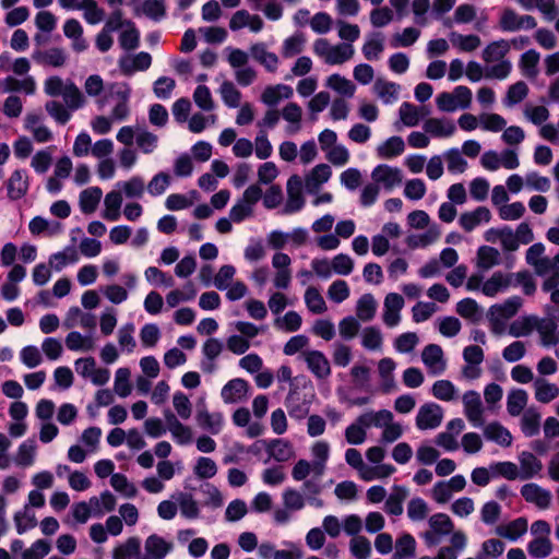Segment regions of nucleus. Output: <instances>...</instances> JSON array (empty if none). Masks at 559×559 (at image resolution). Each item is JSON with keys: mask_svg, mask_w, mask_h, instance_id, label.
<instances>
[{"mask_svg": "<svg viewBox=\"0 0 559 559\" xmlns=\"http://www.w3.org/2000/svg\"><path fill=\"white\" fill-rule=\"evenodd\" d=\"M61 96L67 107L72 111L82 108L86 103L83 93L72 81L66 83V88Z\"/></svg>", "mask_w": 559, "mask_h": 559, "instance_id": "nucleus-25", "label": "nucleus"}, {"mask_svg": "<svg viewBox=\"0 0 559 559\" xmlns=\"http://www.w3.org/2000/svg\"><path fill=\"white\" fill-rule=\"evenodd\" d=\"M464 413L467 419L475 426L484 425L483 405L479 393L476 391H467L463 395Z\"/></svg>", "mask_w": 559, "mask_h": 559, "instance_id": "nucleus-7", "label": "nucleus"}, {"mask_svg": "<svg viewBox=\"0 0 559 559\" xmlns=\"http://www.w3.org/2000/svg\"><path fill=\"white\" fill-rule=\"evenodd\" d=\"M249 384L241 378L228 381L222 389V399L225 403L233 404L241 401L248 393Z\"/></svg>", "mask_w": 559, "mask_h": 559, "instance_id": "nucleus-11", "label": "nucleus"}, {"mask_svg": "<svg viewBox=\"0 0 559 559\" xmlns=\"http://www.w3.org/2000/svg\"><path fill=\"white\" fill-rule=\"evenodd\" d=\"M142 10L147 17L159 21L166 15L165 0H145Z\"/></svg>", "mask_w": 559, "mask_h": 559, "instance_id": "nucleus-62", "label": "nucleus"}, {"mask_svg": "<svg viewBox=\"0 0 559 559\" xmlns=\"http://www.w3.org/2000/svg\"><path fill=\"white\" fill-rule=\"evenodd\" d=\"M528 94V86L524 81H519L509 86L503 104L508 107L521 103Z\"/></svg>", "mask_w": 559, "mask_h": 559, "instance_id": "nucleus-41", "label": "nucleus"}, {"mask_svg": "<svg viewBox=\"0 0 559 559\" xmlns=\"http://www.w3.org/2000/svg\"><path fill=\"white\" fill-rule=\"evenodd\" d=\"M354 55V48L350 44H340L331 48L325 58L329 64H342L349 60Z\"/></svg>", "mask_w": 559, "mask_h": 559, "instance_id": "nucleus-40", "label": "nucleus"}, {"mask_svg": "<svg viewBox=\"0 0 559 559\" xmlns=\"http://www.w3.org/2000/svg\"><path fill=\"white\" fill-rule=\"evenodd\" d=\"M432 395L441 401H451L455 395V386L449 380H438L431 389Z\"/></svg>", "mask_w": 559, "mask_h": 559, "instance_id": "nucleus-60", "label": "nucleus"}, {"mask_svg": "<svg viewBox=\"0 0 559 559\" xmlns=\"http://www.w3.org/2000/svg\"><path fill=\"white\" fill-rule=\"evenodd\" d=\"M536 323L535 318L518 319L511 323L509 333L514 337L526 336L532 333Z\"/></svg>", "mask_w": 559, "mask_h": 559, "instance_id": "nucleus-56", "label": "nucleus"}, {"mask_svg": "<svg viewBox=\"0 0 559 559\" xmlns=\"http://www.w3.org/2000/svg\"><path fill=\"white\" fill-rule=\"evenodd\" d=\"M510 284L511 275L496 272L484 283L481 290L486 296L495 297L500 290L508 288Z\"/></svg>", "mask_w": 559, "mask_h": 559, "instance_id": "nucleus-24", "label": "nucleus"}, {"mask_svg": "<svg viewBox=\"0 0 559 559\" xmlns=\"http://www.w3.org/2000/svg\"><path fill=\"white\" fill-rule=\"evenodd\" d=\"M431 530L441 533V535H449L454 528L451 518L445 513H436L428 520Z\"/></svg>", "mask_w": 559, "mask_h": 559, "instance_id": "nucleus-51", "label": "nucleus"}, {"mask_svg": "<svg viewBox=\"0 0 559 559\" xmlns=\"http://www.w3.org/2000/svg\"><path fill=\"white\" fill-rule=\"evenodd\" d=\"M140 555V540L136 537H130L127 542L114 551L115 559H132Z\"/></svg>", "mask_w": 559, "mask_h": 559, "instance_id": "nucleus-47", "label": "nucleus"}, {"mask_svg": "<svg viewBox=\"0 0 559 559\" xmlns=\"http://www.w3.org/2000/svg\"><path fill=\"white\" fill-rule=\"evenodd\" d=\"M269 453L277 462H286L293 456L294 451L288 441L275 439L269 444Z\"/></svg>", "mask_w": 559, "mask_h": 559, "instance_id": "nucleus-37", "label": "nucleus"}, {"mask_svg": "<svg viewBox=\"0 0 559 559\" xmlns=\"http://www.w3.org/2000/svg\"><path fill=\"white\" fill-rule=\"evenodd\" d=\"M490 471L495 475L502 476L508 480L520 478V472L516 464L512 462H498L490 465Z\"/></svg>", "mask_w": 559, "mask_h": 559, "instance_id": "nucleus-59", "label": "nucleus"}, {"mask_svg": "<svg viewBox=\"0 0 559 559\" xmlns=\"http://www.w3.org/2000/svg\"><path fill=\"white\" fill-rule=\"evenodd\" d=\"M377 302L371 294H364L357 301L356 313L361 321H370L376 314Z\"/></svg>", "mask_w": 559, "mask_h": 559, "instance_id": "nucleus-34", "label": "nucleus"}, {"mask_svg": "<svg viewBox=\"0 0 559 559\" xmlns=\"http://www.w3.org/2000/svg\"><path fill=\"white\" fill-rule=\"evenodd\" d=\"M424 130L436 138L451 136L455 131V126L451 120L430 118L425 121Z\"/></svg>", "mask_w": 559, "mask_h": 559, "instance_id": "nucleus-16", "label": "nucleus"}, {"mask_svg": "<svg viewBox=\"0 0 559 559\" xmlns=\"http://www.w3.org/2000/svg\"><path fill=\"white\" fill-rule=\"evenodd\" d=\"M443 419V409L436 403H426L420 406L416 416V426L420 430L435 429Z\"/></svg>", "mask_w": 559, "mask_h": 559, "instance_id": "nucleus-3", "label": "nucleus"}, {"mask_svg": "<svg viewBox=\"0 0 559 559\" xmlns=\"http://www.w3.org/2000/svg\"><path fill=\"white\" fill-rule=\"evenodd\" d=\"M306 37L302 33H296L286 38L282 47V56L284 58H292L304 50Z\"/></svg>", "mask_w": 559, "mask_h": 559, "instance_id": "nucleus-39", "label": "nucleus"}, {"mask_svg": "<svg viewBox=\"0 0 559 559\" xmlns=\"http://www.w3.org/2000/svg\"><path fill=\"white\" fill-rule=\"evenodd\" d=\"M193 473L201 479H209L216 475L217 465L211 457L201 456L194 465Z\"/></svg>", "mask_w": 559, "mask_h": 559, "instance_id": "nucleus-52", "label": "nucleus"}, {"mask_svg": "<svg viewBox=\"0 0 559 559\" xmlns=\"http://www.w3.org/2000/svg\"><path fill=\"white\" fill-rule=\"evenodd\" d=\"M305 302L312 313H322L326 310V305L319 290L314 287H308L305 293Z\"/></svg>", "mask_w": 559, "mask_h": 559, "instance_id": "nucleus-54", "label": "nucleus"}, {"mask_svg": "<svg viewBox=\"0 0 559 559\" xmlns=\"http://www.w3.org/2000/svg\"><path fill=\"white\" fill-rule=\"evenodd\" d=\"M170 185V176L160 171L156 174L147 185V191L151 195L157 197L163 194Z\"/></svg>", "mask_w": 559, "mask_h": 559, "instance_id": "nucleus-61", "label": "nucleus"}, {"mask_svg": "<svg viewBox=\"0 0 559 559\" xmlns=\"http://www.w3.org/2000/svg\"><path fill=\"white\" fill-rule=\"evenodd\" d=\"M534 388L535 399L540 403H549L559 395V388L544 378H537L534 381Z\"/></svg>", "mask_w": 559, "mask_h": 559, "instance_id": "nucleus-27", "label": "nucleus"}, {"mask_svg": "<svg viewBox=\"0 0 559 559\" xmlns=\"http://www.w3.org/2000/svg\"><path fill=\"white\" fill-rule=\"evenodd\" d=\"M219 92L226 106L236 108L240 105L241 93L235 87L234 83L229 81L223 82Z\"/></svg>", "mask_w": 559, "mask_h": 559, "instance_id": "nucleus-53", "label": "nucleus"}, {"mask_svg": "<svg viewBox=\"0 0 559 559\" xmlns=\"http://www.w3.org/2000/svg\"><path fill=\"white\" fill-rule=\"evenodd\" d=\"M421 359L432 374H440L447 368V361L443 358V350L441 346L437 344L427 345L423 349Z\"/></svg>", "mask_w": 559, "mask_h": 559, "instance_id": "nucleus-8", "label": "nucleus"}, {"mask_svg": "<svg viewBox=\"0 0 559 559\" xmlns=\"http://www.w3.org/2000/svg\"><path fill=\"white\" fill-rule=\"evenodd\" d=\"M110 484L116 491L121 492L128 498H132L136 495L135 486L129 483L128 478L123 474H112Z\"/></svg>", "mask_w": 559, "mask_h": 559, "instance_id": "nucleus-58", "label": "nucleus"}, {"mask_svg": "<svg viewBox=\"0 0 559 559\" xmlns=\"http://www.w3.org/2000/svg\"><path fill=\"white\" fill-rule=\"evenodd\" d=\"M521 429L526 437H534L540 430V414L534 408H527L521 418Z\"/></svg>", "mask_w": 559, "mask_h": 559, "instance_id": "nucleus-23", "label": "nucleus"}, {"mask_svg": "<svg viewBox=\"0 0 559 559\" xmlns=\"http://www.w3.org/2000/svg\"><path fill=\"white\" fill-rule=\"evenodd\" d=\"M79 260L78 251L74 247H67L63 251L50 255L49 264L56 271H61L66 265L75 263Z\"/></svg>", "mask_w": 559, "mask_h": 559, "instance_id": "nucleus-31", "label": "nucleus"}, {"mask_svg": "<svg viewBox=\"0 0 559 559\" xmlns=\"http://www.w3.org/2000/svg\"><path fill=\"white\" fill-rule=\"evenodd\" d=\"M392 419L393 414L390 411L381 409L378 412L370 411L364 413L357 418V421L367 428H370L371 426L381 428L390 424Z\"/></svg>", "mask_w": 559, "mask_h": 559, "instance_id": "nucleus-19", "label": "nucleus"}, {"mask_svg": "<svg viewBox=\"0 0 559 559\" xmlns=\"http://www.w3.org/2000/svg\"><path fill=\"white\" fill-rule=\"evenodd\" d=\"M539 58L540 55L535 49H530L521 56L520 68L526 78L534 79L537 76Z\"/></svg>", "mask_w": 559, "mask_h": 559, "instance_id": "nucleus-32", "label": "nucleus"}, {"mask_svg": "<svg viewBox=\"0 0 559 559\" xmlns=\"http://www.w3.org/2000/svg\"><path fill=\"white\" fill-rule=\"evenodd\" d=\"M519 461L521 479H530L537 475L543 468L542 462L531 452H522L519 456Z\"/></svg>", "mask_w": 559, "mask_h": 559, "instance_id": "nucleus-18", "label": "nucleus"}, {"mask_svg": "<svg viewBox=\"0 0 559 559\" xmlns=\"http://www.w3.org/2000/svg\"><path fill=\"white\" fill-rule=\"evenodd\" d=\"M252 57L263 64L270 72H274L277 69L278 58L274 52L266 50L263 44H255L251 47Z\"/></svg>", "mask_w": 559, "mask_h": 559, "instance_id": "nucleus-28", "label": "nucleus"}, {"mask_svg": "<svg viewBox=\"0 0 559 559\" xmlns=\"http://www.w3.org/2000/svg\"><path fill=\"white\" fill-rule=\"evenodd\" d=\"M79 10L84 11V19L91 25L100 23L105 17V11L95 0H81Z\"/></svg>", "mask_w": 559, "mask_h": 559, "instance_id": "nucleus-36", "label": "nucleus"}, {"mask_svg": "<svg viewBox=\"0 0 559 559\" xmlns=\"http://www.w3.org/2000/svg\"><path fill=\"white\" fill-rule=\"evenodd\" d=\"M371 178L376 183H382L385 189L391 190L402 182V173L396 167L381 164L373 168Z\"/></svg>", "mask_w": 559, "mask_h": 559, "instance_id": "nucleus-9", "label": "nucleus"}, {"mask_svg": "<svg viewBox=\"0 0 559 559\" xmlns=\"http://www.w3.org/2000/svg\"><path fill=\"white\" fill-rule=\"evenodd\" d=\"M428 512V504L423 498L416 497L408 501L407 515L412 521L418 522L425 520Z\"/></svg>", "mask_w": 559, "mask_h": 559, "instance_id": "nucleus-48", "label": "nucleus"}, {"mask_svg": "<svg viewBox=\"0 0 559 559\" xmlns=\"http://www.w3.org/2000/svg\"><path fill=\"white\" fill-rule=\"evenodd\" d=\"M527 551L531 557L543 559L551 554L552 544L548 537H536L528 543Z\"/></svg>", "mask_w": 559, "mask_h": 559, "instance_id": "nucleus-38", "label": "nucleus"}, {"mask_svg": "<svg viewBox=\"0 0 559 559\" xmlns=\"http://www.w3.org/2000/svg\"><path fill=\"white\" fill-rule=\"evenodd\" d=\"M416 540L411 534H404L396 540L393 559H408L415 557Z\"/></svg>", "mask_w": 559, "mask_h": 559, "instance_id": "nucleus-33", "label": "nucleus"}, {"mask_svg": "<svg viewBox=\"0 0 559 559\" xmlns=\"http://www.w3.org/2000/svg\"><path fill=\"white\" fill-rule=\"evenodd\" d=\"M510 50V43L500 39L490 43L483 51V59L486 62H492L502 59Z\"/></svg>", "mask_w": 559, "mask_h": 559, "instance_id": "nucleus-35", "label": "nucleus"}, {"mask_svg": "<svg viewBox=\"0 0 559 559\" xmlns=\"http://www.w3.org/2000/svg\"><path fill=\"white\" fill-rule=\"evenodd\" d=\"M302 358L308 369L318 379H326L331 374V366L326 356L317 349L304 350Z\"/></svg>", "mask_w": 559, "mask_h": 559, "instance_id": "nucleus-4", "label": "nucleus"}, {"mask_svg": "<svg viewBox=\"0 0 559 559\" xmlns=\"http://www.w3.org/2000/svg\"><path fill=\"white\" fill-rule=\"evenodd\" d=\"M405 150V143L401 136L389 138L377 147V154L380 158L390 159L401 155Z\"/></svg>", "mask_w": 559, "mask_h": 559, "instance_id": "nucleus-22", "label": "nucleus"}, {"mask_svg": "<svg viewBox=\"0 0 559 559\" xmlns=\"http://www.w3.org/2000/svg\"><path fill=\"white\" fill-rule=\"evenodd\" d=\"M103 191L99 187H91L80 193V207L84 214H92L96 211L102 199Z\"/></svg>", "mask_w": 559, "mask_h": 559, "instance_id": "nucleus-21", "label": "nucleus"}, {"mask_svg": "<svg viewBox=\"0 0 559 559\" xmlns=\"http://www.w3.org/2000/svg\"><path fill=\"white\" fill-rule=\"evenodd\" d=\"M36 452V444L35 441L32 439H28L24 441L17 450L16 456H15V463L19 466H31L34 463Z\"/></svg>", "mask_w": 559, "mask_h": 559, "instance_id": "nucleus-45", "label": "nucleus"}, {"mask_svg": "<svg viewBox=\"0 0 559 559\" xmlns=\"http://www.w3.org/2000/svg\"><path fill=\"white\" fill-rule=\"evenodd\" d=\"M302 180L298 175H293L287 181V201L284 212L296 213L304 207Z\"/></svg>", "mask_w": 559, "mask_h": 559, "instance_id": "nucleus-5", "label": "nucleus"}, {"mask_svg": "<svg viewBox=\"0 0 559 559\" xmlns=\"http://www.w3.org/2000/svg\"><path fill=\"white\" fill-rule=\"evenodd\" d=\"M171 549V543H168L163 537L153 534L145 540L146 556L144 559H164Z\"/></svg>", "mask_w": 559, "mask_h": 559, "instance_id": "nucleus-13", "label": "nucleus"}, {"mask_svg": "<svg viewBox=\"0 0 559 559\" xmlns=\"http://www.w3.org/2000/svg\"><path fill=\"white\" fill-rule=\"evenodd\" d=\"M490 218V211L486 206H478L473 212L463 213L460 216L459 223L465 231L469 233L481 222L488 223Z\"/></svg>", "mask_w": 559, "mask_h": 559, "instance_id": "nucleus-14", "label": "nucleus"}, {"mask_svg": "<svg viewBox=\"0 0 559 559\" xmlns=\"http://www.w3.org/2000/svg\"><path fill=\"white\" fill-rule=\"evenodd\" d=\"M195 420L200 428L212 435L219 433L224 423L222 413H210L205 405L199 406Z\"/></svg>", "mask_w": 559, "mask_h": 559, "instance_id": "nucleus-10", "label": "nucleus"}, {"mask_svg": "<svg viewBox=\"0 0 559 559\" xmlns=\"http://www.w3.org/2000/svg\"><path fill=\"white\" fill-rule=\"evenodd\" d=\"M400 119L406 127H415L420 121L419 108L415 105L404 102L399 109Z\"/></svg>", "mask_w": 559, "mask_h": 559, "instance_id": "nucleus-50", "label": "nucleus"}, {"mask_svg": "<svg viewBox=\"0 0 559 559\" xmlns=\"http://www.w3.org/2000/svg\"><path fill=\"white\" fill-rule=\"evenodd\" d=\"M445 160L448 164V170L452 174H461L464 173L467 163L463 158L461 152L457 148H451L445 154Z\"/></svg>", "mask_w": 559, "mask_h": 559, "instance_id": "nucleus-57", "label": "nucleus"}, {"mask_svg": "<svg viewBox=\"0 0 559 559\" xmlns=\"http://www.w3.org/2000/svg\"><path fill=\"white\" fill-rule=\"evenodd\" d=\"M8 197L11 200H19L24 197L28 190V180L25 170H15L10 177L8 185Z\"/></svg>", "mask_w": 559, "mask_h": 559, "instance_id": "nucleus-15", "label": "nucleus"}, {"mask_svg": "<svg viewBox=\"0 0 559 559\" xmlns=\"http://www.w3.org/2000/svg\"><path fill=\"white\" fill-rule=\"evenodd\" d=\"M45 109L59 124H66L71 119L72 110L57 100L47 102Z\"/></svg>", "mask_w": 559, "mask_h": 559, "instance_id": "nucleus-49", "label": "nucleus"}, {"mask_svg": "<svg viewBox=\"0 0 559 559\" xmlns=\"http://www.w3.org/2000/svg\"><path fill=\"white\" fill-rule=\"evenodd\" d=\"M522 304L523 300L520 296H513L501 305L491 306L488 312L491 331L496 334L502 333L506 321L516 314Z\"/></svg>", "mask_w": 559, "mask_h": 559, "instance_id": "nucleus-1", "label": "nucleus"}, {"mask_svg": "<svg viewBox=\"0 0 559 559\" xmlns=\"http://www.w3.org/2000/svg\"><path fill=\"white\" fill-rule=\"evenodd\" d=\"M14 522L19 534H23L37 525L35 513L28 506H25L22 511L15 513Z\"/></svg>", "mask_w": 559, "mask_h": 559, "instance_id": "nucleus-43", "label": "nucleus"}, {"mask_svg": "<svg viewBox=\"0 0 559 559\" xmlns=\"http://www.w3.org/2000/svg\"><path fill=\"white\" fill-rule=\"evenodd\" d=\"M331 175L332 170L329 165L319 164L312 169L311 175L307 178V186L319 187L320 185L326 182Z\"/></svg>", "mask_w": 559, "mask_h": 559, "instance_id": "nucleus-63", "label": "nucleus"}, {"mask_svg": "<svg viewBox=\"0 0 559 559\" xmlns=\"http://www.w3.org/2000/svg\"><path fill=\"white\" fill-rule=\"evenodd\" d=\"M374 92L385 104H391L399 98L400 85L378 79L373 85Z\"/></svg>", "mask_w": 559, "mask_h": 559, "instance_id": "nucleus-30", "label": "nucleus"}, {"mask_svg": "<svg viewBox=\"0 0 559 559\" xmlns=\"http://www.w3.org/2000/svg\"><path fill=\"white\" fill-rule=\"evenodd\" d=\"M105 211L103 217L109 222H115L120 217V206L122 203L121 193L118 191H110L105 197Z\"/></svg>", "mask_w": 559, "mask_h": 559, "instance_id": "nucleus-29", "label": "nucleus"}, {"mask_svg": "<svg viewBox=\"0 0 559 559\" xmlns=\"http://www.w3.org/2000/svg\"><path fill=\"white\" fill-rule=\"evenodd\" d=\"M521 495L528 503H533L539 509H548L551 503V492L535 483H528L522 486Z\"/></svg>", "mask_w": 559, "mask_h": 559, "instance_id": "nucleus-6", "label": "nucleus"}, {"mask_svg": "<svg viewBox=\"0 0 559 559\" xmlns=\"http://www.w3.org/2000/svg\"><path fill=\"white\" fill-rule=\"evenodd\" d=\"M527 531V520L525 518H518L508 524L499 525L496 533L507 539L516 540L523 536Z\"/></svg>", "mask_w": 559, "mask_h": 559, "instance_id": "nucleus-17", "label": "nucleus"}, {"mask_svg": "<svg viewBox=\"0 0 559 559\" xmlns=\"http://www.w3.org/2000/svg\"><path fill=\"white\" fill-rule=\"evenodd\" d=\"M32 58L35 62L53 68L62 67L67 57L62 48L53 47L48 50H34Z\"/></svg>", "mask_w": 559, "mask_h": 559, "instance_id": "nucleus-12", "label": "nucleus"}, {"mask_svg": "<svg viewBox=\"0 0 559 559\" xmlns=\"http://www.w3.org/2000/svg\"><path fill=\"white\" fill-rule=\"evenodd\" d=\"M478 266L488 270L500 262V252L489 246H483L477 251Z\"/></svg>", "mask_w": 559, "mask_h": 559, "instance_id": "nucleus-42", "label": "nucleus"}, {"mask_svg": "<svg viewBox=\"0 0 559 559\" xmlns=\"http://www.w3.org/2000/svg\"><path fill=\"white\" fill-rule=\"evenodd\" d=\"M328 86L348 97H352L355 93V85L349 80L341 76L340 74H332L328 79Z\"/></svg>", "mask_w": 559, "mask_h": 559, "instance_id": "nucleus-55", "label": "nucleus"}, {"mask_svg": "<svg viewBox=\"0 0 559 559\" xmlns=\"http://www.w3.org/2000/svg\"><path fill=\"white\" fill-rule=\"evenodd\" d=\"M51 549L50 543L45 539H38L31 548L26 549L22 554L23 559H43L49 554Z\"/></svg>", "mask_w": 559, "mask_h": 559, "instance_id": "nucleus-64", "label": "nucleus"}, {"mask_svg": "<svg viewBox=\"0 0 559 559\" xmlns=\"http://www.w3.org/2000/svg\"><path fill=\"white\" fill-rule=\"evenodd\" d=\"M528 401V395L523 389H512L507 399L508 413L515 417L519 416L525 408Z\"/></svg>", "mask_w": 559, "mask_h": 559, "instance_id": "nucleus-26", "label": "nucleus"}, {"mask_svg": "<svg viewBox=\"0 0 559 559\" xmlns=\"http://www.w3.org/2000/svg\"><path fill=\"white\" fill-rule=\"evenodd\" d=\"M456 312L472 322H477L481 318L478 304L472 298H464L456 305Z\"/></svg>", "mask_w": 559, "mask_h": 559, "instance_id": "nucleus-44", "label": "nucleus"}, {"mask_svg": "<svg viewBox=\"0 0 559 559\" xmlns=\"http://www.w3.org/2000/svg\"><path fill=\"white\" fill-rule=\"evenodd\" d=\"M450 38L452 44L462 51L471 52L480 46V38L477 35H461L452 32Z\"/></svg>", "mask_w": 559, "mask_h": 559, "instance_id": "nucleus-46", "label": "nucleus"}, {"mask_svg": "<svg viewBox=\"0 0 559 559\" xmlns=\"http://www.w3.org/2000/svg\"><path fill=\"white\" fill-rule=\"evenodd\" d=\"M537 22L532 15H520L513 9L506 8L499 21V27L503 32H518L520 29H533Z\"/></svg>", "mask_w": 559, "mask_h": 559, "instance_id": "nucleus-2", "label": "nucleus"}, {"mask_svg": "<svg viewBox=\"0 0 559 559\" xmlns=\"http://www.w3.org/2000/svg\"><path fill=\"white\" fill-rule=\"evenodd\" d=\"M484 436L487 440L495 441L502 447H510L512 443L510 431L497 421L488 424L484 428Z\"/></svg>", "mask_w": 559, "mask_h": 559, "instance_id": "nucleus-20", "label": "nucleus"}]
</instances>
